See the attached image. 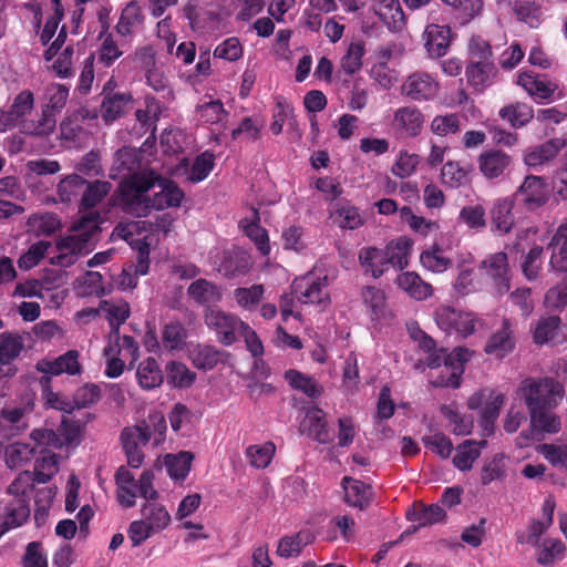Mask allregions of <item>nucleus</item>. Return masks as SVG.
<instances>
[{
  "label": "nucleus",
  "mask_w": 567,
  "mask_h": 567,
  "mask_svg": "<svg viewBox=\"0 0 567 567\" xmlns=\"http://www.w3.org/2000/svg\"><path fill=\"white\" fill-rule=\"evenodd\" d=\"M480 269L492 281L495 292L505 295L511 289V269L507 255L498 251L487 256L480 265Z\"/></svg>",
  "instance_id": "obj_9"
},
{
  "label": "nucleus",
  "mask_w": 567,
  "mask_h": 567,
  "mask_svg": "<svg viewBox=\"0 0 567 567\" xmlns=\"http://www.w3.org/2000/svg\"><path fill=\"white\" fill-rule=\"evenodd\" d=\"M424 116L421 110L414 105L399 107L393 115L392 125L401 134L415 137L421 134Z\"/></svg>",
  "instance_id": "obj_14"
},
{
  "label": "nucleus",
  "mask_w": 567,
  "mask_h": 567,
  "mask_svg": "<svg viewBox=\"0 0 567 567\" xmlns=\"http://www.w3.org/2000/svg\"><path fill=\"white\" fill-rule=\"evenodd\" d=\"M136 380L143 390L150 391L158 388L164 380L158 362L152 357L141 361L136 367Z\"/></svg>",
  "instance_id": "obj_26"
},
{
  "label": "nucleus",
  "mask_w": 567,
  "mask_h": 567,
  "mask_svg": "<svg viewBox=\"0 0 567 567\" xmlns=\"http://www.w3.org/2000/svg\"><path fill=\"white\" fill-rule=\"evenodd\" d=\"M224 355L225 352L213 346H198L192 352V360L196 368L207 371L214 369Z\"/></svg>",
  "instance_id": "obj_48"
},
{
  "label": "nucleus",
  "mask_w": 567,
  "mask_h": 567,
  "mask_svg": "<svg viewBox=\"0 0 567 567\" xmlns=\"http://www.w3.org/2000/svg\"><path fill=\"white\" fill-rule=\"evenodd\" d=\"M204 321L215 333L217 341L226 347L237 341V336L245 323L238 316L210 306L205 309Z\"/></svg>",
  "instance_id": "obj_6"
},
{
  "label": "nucleus",
  "mask_w": 567,
  "mask_h": 567,
  "mask_svg": "<svg viewBox=\"0 0 567 567\" xmlns=\"http://www.w3.org/2000/svg\"><path fill=\"white\" fill-rule=\"evenodd\" d=\"M187 293L200 305H215L221 300L219 288L206 279L193 281L187 288Z\"/></svg>",
  "instance_id": "obj_36"
},
{
  "label": "nucleus",
  "mask_w": 567,
  "mask_h": 567,
  "mask_svg": "<svg viewBox=\"0 0 567 567\" xmlns=\"http://www.w3.org/2000/svg\"><path fill=\"white\" fill-rule=\"evenodd\" d=\"M101 214L92 212L81 217L75 234L61 238L56 244L58 254L51 257V264L70 267L93 248L92 238L100 231Z\"/></svg>",
  "instance_id": "obj_2"
},
{
  "label": "nucleus",
  "mask_w": 567,
  "mask_h": 567,
  "mask_svg": "<svg viewBox=\"0 0 567 567\" xmlns=\"http://www.w3.org/2000/svg\"><path fill=\"white\" fill-rule=\"evenodd\" d=\"M166 419L159 411H152L136 425L125 427L121 433V442L128 465L138 468L144 462L142 446L148 443L153 446L161 445L166 439Z\"/></svg>",
  "instance_id": "obj_1"
},
{
  "label": "nucleus",
  "mask_w": 567,
  "mask_h": 567,
  "mask_svg": "<svg viewBox=\"0 0 567 567\" xmlns=\"http://www.w3.org/2000/svg\"><path fill=\"white\" fill-rule=\"evenodd\" d=\"M555 409L556 408H545L528 412L532 427L543 433H558L561 429V420L560 416L554 412Z\"/></svg>",
  "instance_id": "obj_35"
},
{
  "label": "nucleus",
  "mask_w": 567,
  "mask_h": 567,
  "mask_svg": "<svg viewBox=\"0 0 567 567\" xmlns=\"http://www.w3.org/2000/svg\"><path fill=\"white\" fill-rule=\"evenodd\" d=\"M35 454V446L28 443L14 442L6 447L4 460L10 468L23 466L30 462Z\"/></svg>",
  "instance_id": "obj_43"
},
{
  "label": "nucleus",
  "mask_w": 567,
  "mask_h": 567,
  "mask_svg": "<svg viewBox=\"0 0 567 567\" xmlns=\"http://www.w3.org/2000/svg\"><path fill=\"white\" fill-rule=\"evenodd\" d=\"M439 90V82L431 74L422 71L410 74L401 85L402 95L416 102L433 100Z\"/></svg>",
  "instance_id": "obj_11"
},
{
  "label": "nucleus",
  "mask_w": 567,
  "mask_h": 567,
  "mask_svg": "<svg viewBox=\"0 0 567 567\" xmlns=\"http://www.w3.org/2000/svg\"><path fill=\"white\" fill-rule=\"evenodd\" d=\"M561 320L558 316L540 317L533 330V340L536 344L543 346L555 342L561 333Z\"/></svg>",
  "instance_id": "obj_29"
},
{
  "label": "nucleus",
  "mask_w": 567,
  "mask_h": 567,
  "mask_svg": "<svg viewBox=\"0 0 567 567\" xmlns=\"http://www.w3.org/2000/svg\"><path fill=\"white\" fill-rule=\"evenodd\" d=\"M312 540V536L309 532H300L296 536H286L280 539L277 548V553L281 557L297 556L301 551L302 547Z\"/></svg>",
  "instance_id": "obj_54"
},
{
  "label": "nucleus",
  "mask_w": 567,
  "mask_h": 567,
  "mask_svg": "<svg viewBox=\"0 0 567 567\" xmlns=\"http://www.w3.org/2000/svg\"><path fill=\"white\" fill-rule=\"evenodd\" d=\"M56 120L50 110H43L35 120L25 121L22 132L30 135L47 136L55 128Z\"/></svg>",
  "instance_id": "obj_50"
},
{
  "label": "nucleus",
  "mask_w": 567,
  "mask_h": 567,
  "mask_svg": "<svg viewBox=\"0 0 567 567\" xmlns=\"http://www.w3.org/2000/svg\"><path fill=\"white\" fill-rule=\"evenodd\" d=\"M333 221L342 229H358L364 224L360 209L350 203H342L332 213Z\"/></svg>",
  "instance_id": "obj_38"
},
{
  "label": "nucleus",
  "mask_w": 567,
  "mask_h": 567,
  "mask_svg": "<svg viewBox=\"0 0 567 567\" xmlns=\"http://www.w3.org/2000/svg\"><path fill=\"white\" fill-rule=\"evenodd\" d=\"M495 68L491 60H474L466 68L468 82L475 86H485L494 75Z\"/></svg>",
  "instance_id": "obj_42"
},
{
  "label": "nucleus",
  "mask_w": 567,
  "mask_h": 567,
  "mask_svg": "<svg viewBox=\"0 0 567 567\" xmlns=\"http://www.w3.org/2000/svg\"><path fill=\"white\" fill-rule=\"evenodd\" d=\"M564 142L559 138L549 140L542 145L529 147L524 153V162L529 167L542 166L557 156Z\"/></svg>",
  "instance_id": "obj_24"
},
{
  "label": "nucleus",
  "mask_w": 567,
  "mask_h": 567,
  "mask_svg": "<svg viewBox=\"0 0 567 567\" xmlns=\"http://www.w3.org/2000/svg\"><path fill=\"white\" fill-rule=\"evenodd\" d=\"M144 14L140 3L132 0L122 9L115 30L123 38L132 37L143 25Z\"/></svg>",
  "instance_id": "obj_20"
},
{
  "label": "nucleus",
  "mask_w": 567,
  "mask_h": 567,
  "mask_svg": "<svg viewBox=\"0 0 567 567\" xmlns=\"http://www.w3.org/2000/svg\"><path fill=\"white\" fill-rule=\"evenodd\" d=\"M112 190V184L107 181L95 179L87 182L83 187L82 197L80 198L79 212L84 216L94 212L95 208Z\"/></svg>",
  "instance_id": "obj_18"
},
{
  "label": "nucleus",
  "mask_w": 567,
  "mask_h": 567,
  "mask_svg": "<svg viewBox=\"0 0 567 567\" xmlns=\"http://www.w3.org/2000/svg\"><path fill=\"white\" fill-rule=\"evenodd\" d=\"M86 179L74 173L62 178L56 186V196L61 203L70 204L82 197Z\"/></svg>",
  "instance_id": "obj_37"
},
{
  "label": "nucleus",
  "mask_w": 567,
  "mask_h": 567,
  "mask_svg": "<svg viewBox=\"0 0 567 567\" xmlns=\"http://www.w3.org/2000/svg\"><path fill=\"white\" fill-rule=\"evenodd\" d=\"M158 174L143 171L124 177L118 186V205L126 214L145 217L151 213L148 192L156 186Z\"/></svg>",
  "instance_id": "obj_3"
},
{
  "label": "nucleus",
  "mask_w": 567,
  "mask_h": 567,
  "mask_svg": "<svg viewBox=\"0 0 567 567\" xmlns=\"http://www.w3.org/2000/svg\"><path fill=\"white\" fill-rule=\"evenodd\" d=\"M445 516L446 513L441 505L432 504L415 509L409 519L417 523V527H425L444 520Z\"/></svg>",
  "instance_id": "obj_56"
},
{
  "label": "nucleus",
  "mask_w": 567,
  "mask_h": 567,
  "mask_svg": "<svg viewBox=\"0 0 567 567\" xmlns=\"http://www.w3.org/2000/svg\"><path fill=\"white\" fill-rule=\"evenodd\" d=\"M156 186L159 187V190L156 192L151 199V210H162L181 205L184 193L174 182L158 175Z\"/></svg>",
  "instance_id": "obj_16"
},
{
  "label": "nucleus",
  "mask_w": 567,
  "mask_h": 567,
  "mask_svg": "<svg viewBox=\"0 0 567 567\" xmlns=\"http://www.w3.org/2000/svg\"><path fill=\"white\" fill-rule=\"evenodd\" d=\"M468 360L466 349H455V354L446 359L445 364L436 370L430 378V383L435 388H458L461 375L464 372V362Z\"/></svg>",
  "instance_id": "obj_10"
},
{
  "label": "nucleus",
  "mask_w": 567,
  "mask_h": 567,
  "mask_svg": "<svg viewBox=\"0 0 567 567\" xmlns=\"http://www.w3.org/2000/svg\"><path fill=\"white\" fill-rule=\"evenodd\" d=\"M504 404V395L494 389H482L473 394L467 402L471 410H480L486 424H492L498 416Z\"/></svg>",
  "instance_id": "obj_12"
},
{
  "label": "nucleus",
  "mask_w": 567,
  "mask_h": 567,
  "mask_svg": "<svg viewBox=\"0 0 567 567\" xmlns=\"http://www.w3.org/2000/svg\"><path fill=\"white\" fill-rule=\"evenodd\" d=\"M292 292L303 305H320L329 300L328 278L307 275L292 282Z\"/></svg>",
  "instance_id": "obj_8"
},
{
  "label": "nucleus",
  "mask_w": 567,
  "mask_h": 567,
  "mask_svg": "<svg viewBox=\"0 0 567 567\" xmlns=\"http://www.w3.org/2000/svg\"><path fill=\"white\" fill-rule=\"evenodd\" d=\"M379 16L381 20L394 31L404 25V12L399 0H386L380 4Z\"/></svg>",
  "instance_id": "obj_49"
},
{
  "label": "nucleus",
  "mask_w": 567,
  "mask_h": 567,
  "mask_svg": "<svg viewBox=\"0 0 567 567\" xmlns=\"http://www.w3.org/2000/svg\"><path fill=\"white\" fill-rule=\"evenodd\" d=\"M485 215V208L482 205H468L461 209L458 220L468 228L480 231L486 226Z\"/></svg>",
  "instance_id": "obj_63"
},
{
  "label": "nucleus",
  "mask_w": 567,
  "mask_h": 567,
  "mask_svg": "<svg viewBox=\"0 0 567 567\" xmlns=\"http://www.w3.org/2000/svg\"><path fill=\"white\" fill-rule=\"evenodd\" d=\"M276 446L272 442H266L262 445H250L246 450V456L251 466L256 468H266L275 454Z\"/></svg>",
  "instance_id": "obj_60"
},
{
  "label": "nucleus",
  "mask_w": 567,
  "mask_h": 567,
  "mask_svg": "<svg viewBox=\"0 0 567 567\" xmlns=\"http://www.w3.org/2000/svg\"><path fill=\"white\" fill-rule=\"evenodd\" d=\"M167 382L174 388H189L196 378L186 364L171 361L166 364Z\"/></svg>",
  "instance_id": "obj_52"
},
{
  "label": "nucleus",
  "mask_w": 567,
  "mask_h": 567,
  "mask_svg": "<svg viewBox=\"0 0 567 567\" xmlns=\"http://www.w3.org/2000/svg\"><path fill=\"white\" fill-rule=\"evenodd\" d=\"M34 483L37 481L30 471L19 473L7 489L8 494L13 497L10 503L23 501L25 506L29 507V496L34 487Z\"/></svg>",
  "instance_id": "obj_40"
},
{
  "label": "nucleus",
  "mask_w": 567,
  "mask_h": 567,
  "mask_svg": "<svg viewBox=\"0 0 567 567\" xmlns=\"http://www.w3.org/2000/svg\"><path fill=\"white\" fill-rule=\"evenodd\" d=\"M513 11L517 19L532 28H537L542 19V7L537 0H515Z\"/></svg>",
  "instance_id": "obj_45"
},
{
  "label": "nucleus",
  "mask_w": 567,
  "mask_h": 567,
  "mask_svg": "<svg viewBox=\"0 0 567 567\" xmlns=\"http://www.w3.org/2000/svg\"><path fill=\"white\" fill-rule=\"evenodd\" d=\"M265 289L262 285H252L248 288L234 290V298L239 307L246 310H254L261 301Z\"/></svg>",
  "instance_id": "obj_61"
},
{
  "label": "nucleus",
  "mask_w": 567,
  "mask_h": 567,
  "mask_svg": "<svg viewBox=\"0 0 567 567\" xmlns=\"http://www.w3.org/2000/svg\"><path fill=\"white\" fill-rule=\"evenodd\" d=\"M487 445V441L466 440L456 447L453 464L460 471H468L480 457L481 452Z\"/></svg>",
  "instance_id": "obj_30"
},
{
  "label": "nucleus",
  "mask_w": 567,
  "mask_h": 567,
  "mask_svg": "<svg viewBox=\"0 0 567 567\" xmlns=\"http://www.w3.org/2000/svg\"><path fill=\"white\" fill-rule=\"evenodd\" d=\"M435 321L441 330L450 334L468 337L475 331L477 318L473 312L441 306L435 310Z\"/></svg>",
  "instance_id": "obj_7"
},
{
  "label": "nucleus",
  "mask_w": 567,
  "mask_h": 567,
  "mask_svg": "<svg viewBox=\"0 0 567 567\" xmlns=\"http://www.w3.org/2000/svg\"><path fill=\"white\" fill-rule=\"evenodd\" d=\"M22 337L17 332L4 331L0 333V363L10 364L23 350Z\"/></svg>",
  "instance_id": "obj_41"
},
{
  "label": "nucleus",
  "mask_w": 567,
  "mask_h": 567,
  "mask_svg": "<svg viewBox=\"0 0 567 567\" xmlns=\"http://www.w3.org/2000/svg\"><path fill=\"white\" fill-rule=\"evenodd\" d=\"M193 455L189 452L169 454L165 457V466L168 475L174 480L185 478L189 471Z\"/></svg>",
  "instance_id": "obj_53"
},
{
  "label": "nucleus",
  "mask_w": 567,
  "mask_h": 567,
  "mask_svg": "<svg viewBox=\"0 0 567 567\" xmlns=\"http://www.w3.org/2000/svg\"><path fill=\"white\" fill-rule=\"evenodd\" d=\"M420 262L425 269L436 274L444 272L452 267V260L439 246L424 250L420 256Z\"/></svg>",
  "instance_id": "obj_47"
},
{
  "label": "nucleus",
  "mask_w": 567,
  "mask_h": 567,
  "mask_svg": "<svg viewBox=\"0 0 567 567\" xmlns=\"http://www.w3.org/2000/svg\"><path fill=\"white\" fill-rule=\"evenodd\" d=\"M499 116L514 127L526 125L534 116L533 107L525 103L507 105L499 111Z\"/></svg>",
  "instance_id": "obj_51"
},
{
  "label": "nucleus",
  "mask_w": 567,
  "mask_h": 567,
  "mask_svg": "<svg viewBox=\"0 0 567 567\" xmlns=\"http://www.w3.org/2000/svg\"><path fill=\"white\" fill-rule=\"evenodd\" d=\"M420 159L421 157L417 154L400 151L391 172L399 178H406L416 171Z\"/></svg>",
  "instance_id": "obj_62"
},
{
  "label": "nucleus",
  "mask_w": 567,
  "mask_h": 567,
  "mask_svg": "<svg viewBox=\"0 0 567 567\" xmlns=\"http://www.w3.org/2000/svg\"><path fill=\"white\" fill-rule=\"evenodd\" d=\"M116 495L118 503L131 508L135 505L137 496V483L134 475L125 466L118 467L115 474Z\"/></svg>",
  "instance_id": "obj_21"
},
{
  "label": "nucleus",
  "mask_w": 567,
  "mask_h": 567,
  "mask_svg": "<svg viewBox=\"0 0 567 567\" xmlns=\"http://www.w3.org/2000/svg\"><path fill=\"white\" fill-rule=\"evenodd\" d=\"M527 209L534 210L547 202L545 181L540 176L529 175L525 178L518 190Z\"/></svg>",
  "instance_id": "obj_17"
},
{
  "label": "nucleus",
  "mask_w": 567,
  "mask_h": 567,
  "mask_svg": "<svg viewBox=\"0 0 567 567\" xmlns=\"http://www.w3.org/2000/svg\"><path fill=\"white\" fill-rule=\"evenodd\" d=\"M342 485L344 499L349 505L363 509L370 504L373 494L370 485L347 476L343 477Z\"/></svg>",
  "instance_id": "obj_27"
},
{
  "label": "nucleus",
  "mask_w": 567,
  "mask_h": 567,
  "mask_svg": "<svg viewBox=\"0 0 567 567\" xmlns=\"http://www.w3.org/2000/svg\"><path fill=\"white\" fill-rule=\"evenodd\" d=\"M430 130L433 134L441 137H445L451 134H456L461 131L460 116L454 113L436 115L431 121Z\"/></svg>",
  "instance_id": "obj_59"
},
{
  "label": "nucleus",
  "mask_w": 567,
  "mask_h": 567,
  "mask_svg": "<svg viewBox=\"0 0 567 567\" xmlns=\"http://www.w3.org/2000/svg\"><path fill=\"white\" fill-rule=\"evenodd\" d=\"M308 433L319 443L326 444L332 440V434L328 430L323 412L316 410L307 414Z\"/></svg>",
  "instance_id": "obj_57"
},
{
  "label": "nucleus",
  "mask_w": 567,
  "mask_h": 567,
  "mask_svg": "<svg viewBox=\"0 0 567 567\" xmlns=\"http://www.w3.org/2000/svg\"><path fill=\"white\" fill-rule=\"evenodd\" d=\"M359 261L374 278L381 277L388 269L385 249L363 247L359 252Z\"/></svg>",
  "instance_id": "obj_34"
},
{
  "label": "nucleus",
  "mask_w": 567,
  "mask_h": 567,
  "mask_svg": "<svg viewBox=\"0 0 567 567\" xmlns=\"http://www.w3.org/2000/svg\"><path fill=\"white\" fill-rule=\"evenodd\" d=\"M365 54L364 43L361 41L351 42L344 55L340 60L341 70L348 74L353 75L362 68V59Z\"/></svg>",
  "instance_id": "obj_46"
},
{
  "label": "nucleus",
  "mask_w": 567,
  "mask_h": 567,
  "mask_svg": "<svg viewBox=\"0 0 567 567\" xmlns=\"http://www.w3.org/2000/svg\"><path fill=\"white\" fill-rule=\"evenodd\" d=\"M186 337V330L182 323H167L162 331V346L168 351L182 349L185 344Z\"/></svg>",
  "instance_id": "obj_58"
},
{
  "label": "nucleus",
  "mask_w": 567,
  "mask_h": 567,
  "mask_svg": "<svg viewBox=\"0 0 567 567\" xmlns=\"http://www.w3.org/2000/svg\"><path fill=\"white\" fill-rule=\"evenodd\" d=\"M517 84L534 99L547 100L557 89V85L546 81L533 72H522L517 78Z\"/></svg>",
  "instance_id": "obj_23"
},
{
  "label": "nucleus",
  "mask_w": 567,
  "mask_h": 567,
  "mask_svg": "<svg viewBox=\"0 0 567 567\" xmlns=\"http://www.w3.org/2000/svg\"><path fill=\"white\" fill-rule=\"evenodd\" d=\"M549 248L551 249V267L567 272V219L558 226L549 243Z\"/></svg>",
  "instance_id": "obj_31"
},
{
  "label": "nucleus",
  "mask_w": 567,
  "mask_h": 567,
  "mask_svg": "<svg viewBox=\"0 0 567 567\" xmlns=\"http://www.w3.org/2000/svg\"><path fill=\"white\" fill-rule=\"evenodd\" d=\"M59 472V457L54 453H49L37 460L34 480L39 484L48 483Z\"/></svg>",
  "instance_id": "obj_55"
},
{
  "label": "nucleus",
  "mask_w": 567,
  "mask_h": 567,
  "mask_svg": "<svg viewBox=\"0 0 567 567\" xmlns=\"http://www.w3.org/2000/svg\"><path fill=\"white\" fill-rule=\"evenodd\" d=\"M528 412L545 409L557 408L565 395L563 383L550 377L526 378L518 389Z\"/></svg>",
  "instance_id": "obj_4"
},
{
  "label": "nucleus",
  "mask_w": 567,
  "mask_h": 567,
  "mask_svg": "<svg viewBox=\"0 0 567 567\" xmlns=\"http://www.w3.org/2000/svg\"><path fill=\"white\" fill-rule=\"evenodd\" d=\"M412 244L409 239L401 237L391 241L385 247V256L388 267L391 266L395 269L402 270L409 264V256Z\"/></svg>",
  "instance_id": "obj_39"
},
{
  "label": "nucleus",
  "mask_w": 567,
  "mask_h": 567,
  "mask_svg": "<svg viewBox=\"0 0 567 567\" xmlns=\"http://www.w3.org/2000/svg\"><path fill=\"white\" fill-rule=\"evenodd\" d=\"M103 353L106 358L105 375L117 378L123 373L126 360L128 369L133 368L138 358L140 346L133 337L115 333V340H109Z\"/></svg>",
  "instance_id": "obj_5"
},
{
  "label": "nucleus",
  "mask_w": 567,
  "mask_h": 567,
  "mask_svg": "<svg viewBox=\"0 0 567 567\" xmlns=\"http://www.w3.org/2000/svg\"><path fill=\"white\" fill-rule=\"evenodd\" d=\"M101 309L106 313L111 327L109 340H115V333L120 334V326L130 317V305L124 300H103Z\"/></svg>",
  "instance_id": "obj_28"
},
{
  "label": "nucleus",
  "mask_w": 567,
  "mask_h": 567,
  "mask_svg": "<svg viewBox=\"0 0 567 567\" xmlns=\"http://www.w3.org/2000/svg\"><path fill=\"white\" fill-rule=\"evenodd\" d=\"M451 29L449 25L430 23L424 31L425 48L429 53L435 56L445 54L450 45Z\"/></svg>",
  "instance_id": "obj_22"
},
{
  "label": "nucleus",
  "mask_w": 567,
  "mask_h": 567,
  "mask_svg": "<svg viewBox=\"0 0 567 567\" xmlns=\"http://www.w3.org/2000/svg\"><path fill=\"white\" fill-rule=\"evenodd\" d=\"M514 203L511 198L497 199L491 210L492 227L498 235L507 234L514 225Z\"/></svg>",
  "instance_id": "obj_25"
},
{
  "label": "nucleus",
  "mask_w": 567,
  "mask_h": 567,
  "mask_svg": "<svg viewBox=\"0 0 567 567\" xmlns=\"http://www.w3.org/2000/svg\"><path fill=\"white\" fill-rule=\"evenodd\" d=\"M511 164L512 157L498 150H489L478 156L480 171L488 179L499 177Z\"/></svg>",
  "instance_id": "obj_19"
},
{
  "label": "nucleus",
  "mask_w": 567,
  "mask_h": 567,
  "mask_svg": "<svg viewBox=\"0 0 567 567\" xmlns=\"http://www.w3.org/2000/svg\"><path fill=\"white\" fill-rule=\"evenodd\" d=\"M515 349L514 331L508 319H503L502 326L492 333L484 347V351L497 359H503Z\"/></svg>",
  "instance_id": "obj_15"
},
{
  "label": "nucleus",
  "mask_w": 567,
  "mask_h": 567,
  "mask_svg": "<svg viewBox=\"0 0 567 567\" xmlns=\"http://www.w3.org/2000/svg\"><path fill=\"white\" fill-rule=\"evenodd\" d=\"M79 351L69 350L53 360L43 359L38 361L35 369L41 373L50 375H60L63 373L78 375L82 372V365L79 361Z\"/></svg>",
  "instance_id": "obj_13"
},
{
  "label": "nucleus",
  "mask_w": 567,
  "mask_h": 567,
  "mask_svg": "<svg viewBox=\"0 0 567 567\" xmlns=\"http://www.w3.org/2000/svg\"><path fill=\"white\" fill-rule=\"evenodd\" d=\"M21 565L22 567H49L48 555L42 543L31 542L27 545Z\"/></svg>",
  "instance_id": "obj_64"
},
{
  "label": "nucleus",
  "mask_w": 567,
  "mask_h": 567,
  "mask_svg": "<svg viewBox=\"0 0 567 567\" xmlns=\"http://www.w3.org/2000/svg\"><path fill=\"white\" fill-rule=\"evenodd\" d=\"M143 519L154 529L159 532L166 528L171 522V516L166 508L156 502H147L141 509Z\"/></svg>",
  "instance_id": "obj_44"
},
{
  "label": "nucleus",
  "mask_w": 567,
  "mask_h": 567,
  "mask_svg": "<svg viewBox=\"0 0 567 567\" xmlns=\"http://www.w3.org/2000/svg\"><path fill=\"white\" fill-rule=\"evenodd\" d=\"M396 284L400 289L416 300H424L433 292L432 286L423 281L414 271L400 274L396 278Z\"/></svg>",
  "instance_id": "obj_33"
},
{
  "label": "nucleus",
  "mask_w": 567,
  "mask_h": 567,
  "mask_svg": "<svg viewBox=\"0 0 567 567\" xmlns=\"http://www.w3.org/2000/svg\"><path fill=\"white\" fill-rule=\"evenodd\" d=\"M132 102L130 93L111 92L104 95L101 104V116L106 123L114 122L120 118L126 106Z\"/></svg>",
  "instance_id": "obj_32"
}]
</instances>
